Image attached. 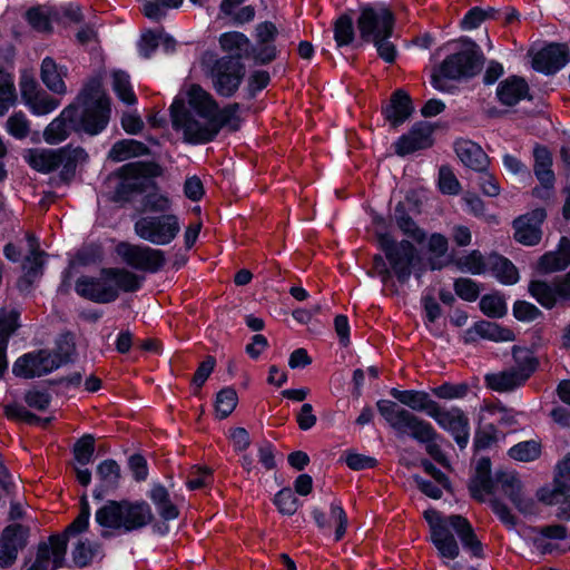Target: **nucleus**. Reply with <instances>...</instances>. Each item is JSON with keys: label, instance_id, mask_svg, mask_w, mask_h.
<instances>
[{"label": "nucleus", "instance_id": "nucleus-1", "mask_svg": "<svg viewBox=\"0 0 570 570\" xmlns=\"http://www.w3.org/2000/svg\"><path fill=\"white\" fill-rule=\"evenodd\" d=\"M376 247L381 254L372 257V267L384 285L395 278L400 285L413 276L421 281L429 268L417 244L406 238L397 239L390 232H374Z\"/></svg>", "mask_w": 570, "mask_h": 570}, {"label": "nucleus", "instance_id": "nucleus-2", "mask_svg": "<svg viewBox=\"0 0 570 570\" xmlns=\"http://www.w3.org/2000/svg\"><path fill=\"white\" fill-rule=\"evenodd\" d=\"M431 532V542L436 548L440 557L454 560L460 554V548L453 530L458 535L462 548L471 558L484 559V546L478 538L469 519L462 514L444 517L440 511L429 508L423 512Z\"/></svg>", "mask_w": 570, "mask_h": 570}, {"label": "nucleus", "instance_id": "nucleus-3", "mask_svg": "<svg viewBox=\"0 0 570 570\" xmlns=\"http://www.w3.org/2000/svg\"><path fill=\"white\" fill-rule=\"evenodd\" d=\"M239 110L238 102L228 104L223 108L218 106L209 121L202 122L193 116L181 99L175 98L169 107L173 128L177 131L181 130L184 141L194 146L214 141L225 127L230 131L239 130L242 122Z\"/></svg>", "mask_w": 570, "mask_h": 570}, {"label": "nucleus", "instance_id": "nucleus-4", "mask_svg": "<svg viewBox=\"0 0 570 570\" xmlns=\"http://www.w3.org/2000/svg\"><path fill=\"white\" fill-rule=\"evenodd\" d=\"M376 409L383 420L393 429L397 436H410L420 444H424L426 453L439 464L449 465V461L439 442L444 438L434 429L431 422L401 407L392 400L381 399Z\"/></svg>", "mask_w": 570, "mask_h": 570}, {"label": "nucleus", "instance_id": "nucleus-5", "mask_svg": "<svg viewBox=\"0 0 570 570\" xmlns=\"http://www.w3.org/2000/svg\"><path fill=\"white\" fill-rule=\"evenodd\" d=\"M145 277L119 267H102L100 277L80 276L75 284L76 293L97 304H109L119 297V291L135 293L142 287Z\"/></svg>", "mask_w": 570, "mask_h": 570}, {"label": "nucleus", "instance_id": "nucleus-6", "mask_svg": "<svg viewBox=\"0 0 570 570\" xmlns=\"http://www.w3.org/2000/svg\"><path fill=\"white\" fill-rule=\"evenodd\" d=\"M154 519L150 504L142 499L108 500L95 513V521L105 529L101 532L104 539L111 537L107 530H115L122 534L132 533L151 524Z\"/></svg>", "mask_w": 570, "mask_h": 570}, {"label": "nucleus", "instance_id": "nucleus-7", "mask_svg": "<svg viewBox=\"0 0 570 570\" xmlns=\"http://www.w3.org/2000/svg\"><path fill=\"white\" fill-rule=\"evenodd\" d=\"M163 173L161 165L155 160H138L122 165L115 171L120 181L115 187L111 200L128 204L147 188L157 189L155 178L160 177Z\"/></svg>", "mask_w": 570, "mask_h": 570}, {"label": "nucleus", "instance_id": "nucleus-8", "mask_svg": "<svg viewBox=\"0 0 570 570\" xmlns=\"http://www.w3.org/2000/svg\"><path fill=\"white\" fill-rule=\"evenodd\" d=\"M26 159L32 169L41 174H50L61 168L59 178L68 185L76 176L78 163L87 160L88 154L83 147L68 144L58 149H29Z\"/></svg>", "mask_w": 570, "mask_h": 570}, {"label": "nucleus", "instance_id": "nucleus-9", "mask_svg": "<svg viewBox=\"0 0 570 570\" xmlns=\"http://www.w3.org/2000/svg\"><path fill=\"white\" fill-rule=\"evenodd\" d=\"M429 268L430 271H442L449 264H454L460 271L468 272L472 275H482L488 268V261H484L480 250L473 249L468 255L455 259L453 255H449L446 261L442 258L448 255L449 239L442 233H431L428 243Z\"/></svg>", "mask_w": 570, "mask_h": 570}, {"label": "nucleus", "instance_id": "nucleus-10", "mask_svg": "<svg viewBox=\"0 0 570 570\" xmlns=\"http://www.w3.org/2000/svg\"><path fill=\"white\" fill-rule=\"evenodd\" d=\"M396 16L384 1L360 2L356 28L364 43L380 36L394 35Z\"/></svg>", "mask_w": 570, "mask_h": 570}, {"label": "nucleus", "instance_id": "nucleus-11", "mask_svg": "<svg viewBox=\"0 0 570 570\" xmlns=\"http://www.w3.org/2000/svg\"><path fill=\"white\" fill-rule=\"evenodd\" d=\"M461 49L444 58L441 71L448 80L471 79L483 68L484 55L480 46L470 37L459 39Z\"/></svg>", "mask_w": 570, "mask_h": 570}, {"label": "nucleus", "instance_id": "nucleus-12", "mask_svg": "<svg viewBox=\"0 0 570 570\" xmlns=\"http://www.w3.org/2000/svg\"><path fill=\"white\" fill-rule=\"evenodd\" d=\"M208 76L212 80L213 89L219 97H234L246 76L243 56L237 53L217 58L210 66Z\"/></svg>", "mask_w": 570, "mask_h": 570}, {"label": "nucleus", "instance_id": "nucleus-13", "mask_svg": "<svg viewBox=\"0 0 570 570\" xmlns=\"http://www.w3.org/2000/svg\"><path fill=\"white\" fill-rule=\"evenodd\" d=\"M136 235L153 245H169L180 232L179 217L176 214L147 215L134 224Z\"/></svg>", "mask_w": 570, "mask_h": 570}, {"label": "nucleus", "instance_id": "nucleus-14", "mask_svg": "<svg viewBox=\"0 0 570 570\" xmlns=\"http://www.w3.org/2000/svg\"><path fill=\"white\" fill-rule=\"evenodd\" d=\"M116 253L131 268L149 274L160 272L166 265L165 252L147 245L120 242L116 246Z\"/></svg>", "mask_w": 570, "mask_h": 570}, {"label": "nucleus", "instance_id": "nucleus-15", "mask_svg": "<svg viewBox=\"0 0 570 570\" xmlns=\"http://www.w3.org/2000/svg\"><path fill=\"white\" fill-rule=\"evenodd\" d=\"M436 128V124L426 120H417L406 132L402 134L393 141L391 148L393 153L401 158L428 150L435 144L434 132Z\"/></svg>", "mask_w": 570, "mask_h": 570}, {"label": "nucleus", "instance_id": "nucleus-16", "mask_svg": "<svg viewBox=\"0 0 570 570\" xmlns=\"http://www.w3.org/2000/svg\"><path fill=\"white\" fill-rule=\"evenodd\" d=\"M111 102L104 98L88 106L76 104V134L98 136L106 130L110 121Z\"/></svg>", "mask_w": 570, "mask_h": 570}, {"label": "nucleus", "instance_id": "nucleus-17", "mask_svg": "<svg viewBox=\"0 0 570 570\" xmlns=\"http://www.w3.org/2000/svg\"><path fill=\"white\" fill-rule=\"evenodd\" d=\"M528 292L543 308L552 309L558 302L570 301V271L552 282L532 279L529 282Z\"/></svg>", "mask_w": 570, "mask_h": 570}, {"label": "nucleus", "instance_id": "nucleus-18", "mask_svg": "<svg viewBox=\"0 0 570 570\" xmlns=\"http://www.w3.org/2000/svg\"><path fill=\"white\" fill-rule=\"evenodd\" d=\"M406 203L415 207H419L421 204L414 191L406 193L405 199L397 202L394 206L392 220L404 238L417 245H422L425 242L428 244L430 235H428V232L412 217L406 207Z\"/></svg>", "mask_w": 570, "mask_h": 570}, {"label": "nucleus", "instance_id": "nucleus-19", "mask_svg": "<svg viewBox=\"0 0 570 570\" xmlns=\"http://www.w3.org/2000/svg\"><path fill=\"white\" fill-rule=\"evenodd\" d=\"M570 60V48L566 42H547L532 57V68L537 72L552 76Z\"/></svg>", "mask_w": 570, "mask_h": 570}, {"label": "nucleus", "instance_id": "nucleus-20", "mask_svg": "<svg viewBox=\"0 0 570 570\" xmlns=\"http://www.w3.org/2000/svg\"><path fill=\"white\" fill-rule=\"evenodd\" d=\"M415 112L413 98L403 88L392 91L386 104L381 107V115L390 128L397 130L409 121Z\"/></svg>", "mask_w": 570, "mask_h": 570}, {"label": "nucleus", "instance_id": "nucleus-21", "mask_svg": "<svg viewBox=\"0 0 570 570\" xmlns=\"http://www.w3.org/2000/svg\"><path fill=\"white\" fill-rule=\"evenodd\" d=\"M498 484L501 485L503 494L509 499L513 507L524 515L535 513V502L523 493V483L517 474L504 471L497 472Z\"/></svg>", "mask_w": 570, "mask_h": 570}, {"label": "nucleus", "instance_id": "nucleus-22", "mask_svg": "<svg viewBox=\"0 0 570 570\" xmlns=\"http://www.w3.org/2000/svg\"><path fill=\"white\" fill-rule=\"evenodd\" d=\"M498 483L497 474L492 475L491 459L481 456L475 464L474 474L468 483L470 497L478 502H483L484 494H493Z\"/></svg>", "mask_w": 570, "mask_h": 570}, {"label": "nucleus", "instance_id": "nucleus-23", "mask_svg": "<svg viewBox=\"0 0 570 570\" xmlns=\"http://www.w3.org/2000/svg\"><path fill=\"white\" fill-rule=\"evenodd\" d=\"M12 374L24 380L48 375V348H38L20 355L13 362Z\"/></svg>", "mask_w": 570, "mask_h": 570}, {"label": "nucleus", "instance_id": "nucleus-24", "mask_svg": "<svg viewBox=\"0 0 570 570\" xmlns=\"http://www.w3.org/2000/svg\"><path fill=\"white\" fill-rule=\"evenodd\" d=\"M495 96L498 101L505 107H514L523 100H532L528 81L517 75L509 76L500 81Z\"/></svg>", "mask_w": 570, "mask_h": 570}, {"label": "nucleus", "instance_id": "nucleus-25", "mask_svg": "<svg viewBox=\"0 0 570 570\" xmlns=\"http://www.w3.org/2000/svg\"><path fill=\"white\" fill-rule=\"evenodd\" d=\"M76 104H69L45 128L43 139L49 145L65 141L71 132H76Z\"/></svg>", "mask_w": 570, "mask_h": 570}, {"label": "nucleus", "instance_id": "nucleus-26", "mask_svg": "<svg viewBox=\"0 0 570 570\" xmlns=\"http://www.w3.org/2000/svg\"><path fill=\"white\" fill-rule=\"evenodd\" d=\"M453 150L465 167L479 173H483L488 168L489 156L473 140L456 138L453 142Z\"/></svg>", "mask_w": 570, "mask_h": 570}, {"label": "nucleus", "instance_id": "nucleus-27", "mask_svg": "<svg viewBox=\"0 0 570 570\" xmlns=\"http://www.w3.org/2000/svg\"><path fill=\"white\" fill-rule=\"evenodd\" d=\"M96 475L99 480L92 491V497L97 501L104 500L105 495L115 491L120 485L121 469L114 459L102 460L96 468Z\"/></svg>", "mask_w": 570, "mask_h": 570}, {"label": "nucleus", "instance_id": "nucleus-28", "mask_svg": "<svg viewBox=\"0 0 570 570\" xmlns=\"http://www.w3.org/2000/svg\"><path fill=\"white\" fill-rule=\"evenodd\" d=\"M570 265V239L561 236L557 250L544 253L537 263V269L541 274L561 272Z\"/></svg>", "mask_w": 570, "mask_h": 570}, {"label": "nucleus", "instance_id": "nucleus-29", "mask_svg": "<svg viewBox=\"0 0 570 570\" xmlns=\"http://www.w3.org/2000/svg\"><path fill=\"white\" fill-rule=\"evenodd\" d=\"M354 10L346 9L333 21L334 41L337 48L352 47L358 49L364 42L356 41Z\"/></svg>", "mask_w": 570, "mask_h": 570}, {"label": "nucleus", "instance_id": "nucleus-30", "mask_svg": "<svg viewBox=\"0 0 570 570\" xmlns=\"http://www.w3.org/2000/svg\"><path fill=\"white\" fill-rule=\"evenodd\" d=\"M24 20L38 33L50 35L53 23H60V14L56 7H30L24 13Z\"/></svg>", "mask_w": 570, "mask_h": 570}, {"label": "nucleus", "instance_id": "nucleus-31", "mask_svg": "<svg viewBox=\"0 0 570 570\" xmlns=\"http://www.w3.org/2000/svg\"><path fill=\"white\" fill-rule=\"evenodd\" d=\"M389 393L397 402L407 406L411 410L410 412L425 413L428 415V412L432 411L438 403L423 390H399L392 387Z\"/></svg>", "mask_w": 570, "mask_h": 570}, {"label": "nucleus", "instance_id": "nucleus-32", "mask_svg": "<svg viewBox=\"0 0 570 570\" xmlns=\"http://www.w3.org/2000/svg\"><path fill=\"white\" fill-rule=\"evenodd\" d=\"M533 173L544 189H553L556 183L552 170V154L547 146L537 144L533 148Z\"/></svg>", "mask_w": 570, "mask_h": 570}, {"label": "nucleus", "instance_id": "nucleus-33", "mask_svg": "<svg viewBox=\"0 0 570 570\" xmlns=\"http://www.w3.org/2000/svg\"><path fill=\"white\" fill-rule=\"evenodd\" d=\"M147 497L155 505L159 517L164 521H174L178 519L180 511L171 501L168 489L160 482H153L147 492Z\"/></svg>", "mask_w": 570, "mask_h": 570}, {"label": "nucleus", "instance_id": "nucleus-34", "mask_svg": "<svg viewBox=\"0 0 570 570\" xmlns=\"http://www.w3.org/2000/svg\"><path fill=\"white\" fill-rule=\"evenodd\" d=\"M488 269L502 285L511 286L520 281L517 266L505 256L492 252L488 256Z\"/></svg>", "mask_w": 570, "mask_h": 570}, {"label": "nucleus", "instance_id": "nucleus-35", "mask_svg": "<svg viewBox=\"0 0 570 570\" xmlns=\"http://www.w3.org/2000/svg\"><path fill=\"white\" fill-rule=\"evenodd\" d=\"M188 104L191 110L206 121H209L214 111L218 109V101L197 83L191 85L188 91Z\"/></svg>", "mask_w": 570, "mask_h": 570}, {"label": "nucleus", "instance_id": "nucleus-36", "mask_svg": "<svg viewBox=\"0 0 570 570\" xmlns=\"http://www.w3.org/2000/svg\"><path fill=\"white\" fill-rule=\"evenodd\" d=\"M150 148L142 141L136 139L117 140L108 151V159L114 163H121L130 158L148 156Z\"/></svg>", "mask_w": 570, "mask_h": 570}, {"label": "nucleus", "instance_id": "nucleus-37", "mask_svg": "<svg viewBox=\"0 0 570 570\" xmlns=\"http://www.w3.org/2000/svg\"><path fill=\"white\" fill-rule=\"evenodd\" d=\"M484 381L488 389L499 393L511 392L528 382L514 368L487 374Z\"/></svg>", "mask_w": 570, "mask_h": 570}, {"label": "nucleus", "instance_id": "nucleus-38", "mask_svg": "<svg viewBox=\"0 0 570 570\" xmlns=\"http://www.w3.org/2000/svg\"><path fill=\"white\" fill-rule=\"evenodd\" d=\"M3 414L9 421L23 422L29 425H40L42 428L49 426L55 420V416L41 417L17 402L6 404L3 406Z\"/></svg>", "mask_w": 570, "mask_h": 570}, {"label": "nucleus", "instance_id": "nucleus-39", "mask_svg": "<svg viewBox=\"0 0 570 570\" xmlns=\"http://www.w3.org/2000/svg\"><path fill=\"white\" fill-rule=\"evenodd\" d=\"M40 78L43 85L55 94H65L66 83L62 79L61 67L57 65L53 58L46 57L40 67Z\"/></svg>", "mask_w": 570, "mask_h": 570}, {"label": "nucleus", "instance_id": "nucleus-40", "mask_svg": "<svg viewBox=\"0 0 570 570\" xmlns=\"http://www.w3.org/2000/svg\"><path fill=\"white\" fill-rule=\"evenodd\" d=\"M511 354L515 363L514 370L523 377V380L528 381L540 366L538 356L533 353H529L528 348L521 345H513Z\"/></svg>", "mask_w": 570, "mask_h": 570}, {"label": "nucleus", "instance_id": "nucleus-41", "mask_svg": "<svg viewBox=\"0 0 570 570\" xmlns=\"http://www.w3.org/2000/svg\"><path fill=\"white\" fill-rule=\"evenodd\" d=\"M527 216H518L512 222L514 229V239L525 246H535L542 238V232L539 226L527 222Z\"/></svg>", "mask_w": 570, "mask_h": 570}, {"label": "nucleus", "instance_id": "nucleus-42", "mask_svg": "<svg viewBox=\"0 0 570 570\" xmlns=\"http://www.w3.org/2000/svg\"><path fill=\"white\" fill-rule=\"evenodd\" d=\"M16 101L14 76L0 62V116L6 115Z\"/></svg>", "mask_w": 570, "mask_h": 570}, {"label": "nucleus", "instance_id": "nucleus-43", "mask_svg": "<svg viewBox=\"0 0 570 570\" xmlns=\"http://www.w3.org/2000/svg\"><path fill=\"white\" fill-rule=\"evenodd\" d=\"M111 77L112 90L117 98L127 106L136 105L138 99L130 82L129 73L118 69L112 71Z\"/></svg>", "mask_w": 570, "mask_h": 570}, {"label": "nucleus", "instance_id": "nucleus-44", "mask_svg": "<svg viewBox=\"0 0 570 570\" xmlns=\"http://www.w3.org/2000/svg\"><path fill=\"white\" fill-rule=\"evenodd\" d=\"M479 308L489 318H502L508 314L505 297L500 292L484 294L479 302Z\"/></svg>", "mask_w": 570, "mask_h": 570}, {"label": "nucleus", "instance_id": "nucleus-45", "mask_svg": "<svg viewBox=\"0 0 570 570\" xmlns=\"http://www.w3.org/2000/svg\"><path fill=\"white\" fill-rule=\"evenodd\" d=\"M281 50L276 43L259 45V42H252L249 50L240 53L243 58L253 59L256 66H267L275 61L279 56Z\"/></svg>", "mask_w": 570, "mask_h": 570}, {"label": "nucleus", "instance_id": "nucleus-46", "mask_svg": "<svg viewBox=\"0 0 570 570\" xmlns=\"http://www.w3.org/2000/svg\"><path fill=\"white\" fill-rule=\"evenodd\" d=\"M238 404V395L233 386H225L216 393L214 401L215 416L218 420L227 419Z\"/></svg>", "mask_w": 570, "mask_h": 570}, {"label": "nucleus", "instance_id": "nucleus-47", "mask_svg": "<svg viewBox=\"0 0 570 570\" xmlns=\"http://www.w3.org/2000/svg\"><path fill=\"white\" fill-rule=\"evenodd\" d=\"M478 330L481 340H487L490 342L502 343V342H513L515 341V333L497 322H491L488 320H481V324Z\"/></svg>", "mask_w": 570, "mask_h": 570}, {"label": "nucleus", "instance_id": "nucleus-48", "mask_svg": "<svg viewBox=\"0 0 570 570\" xmlns=\"http://www.w3.org/2000/svg\"><path fill=\"white\" fill-rule=\"evenodd\" d=\"M95 451L96 438L90 433H85L77 439L71 449L73 460L81 466H86L94 461Z\"/></svg>", "mask_w": 570, "mask_h": 570}, {"label": "nucleus", "instance_id": "nucleus-49", "mask_svg": "<svg viewBox=\"0 0 570 570\" xmlns=\"http://www.w3.org/2000/svg\"><path fill=\"white\" fill-rule=\"evenodd\" d=\"M90 514V505L88 503L87 495L83 494L80 500V511L76 519L69 523L61 533L56 534L65 537L68 542L70 537L86 532L89 528Z\"/></svg>", "mask_w": 570, "mask_h": 570}, {"label": "nucleus", "instance_id": "nucleus-50", "mask_svg": "<svg viewBox=\"0 0 570 570\" xmlns=\"http://www.w3.org/2000/svg\"><path fill=\"white\" fill-rule=\"evenodd\" d=\"M294 493L293 489L284 487L272 499L273 504L282 515L292 517L302 507L303 502Z\"/></svg>", "mask_w": 570, "mask_h": 570}, {"label": "nucleus", "instance_id": "nucleus-51", "mask_svg": "<svg viewBox=\"0 0 570 570\" xmlns=\"http://www.w3.org/2000/svg\"><path fill=\"white\" fill-rule=\"evenodd\" d=\"M541 443L535 440L521 441L508 450V455L519 462H532L541 455Z\"/></svg>", "mask_w": 570, "mask_h": 570}, {"label": "nucleus", "instance_id": "nucleus-52", "mask_svg": "<svg viewBox=\"0 0 570 570\" xmlns=\"http://www.w3.org/2000/svg\"><path fill=\"white\" fill-rule=\"evenodd\" d=\"M29 537V527L21 523H11L4 527L0 539L10 546L17 547L18 550H23L28 544Z\"/></svg>", "mask_w": 570, "mask_h": 570}, {"label": "nucleus", "instance_id": "nucleus-53", "mask_svg": "<svg viewBox=\"0 0 570 570\" xmlns=\"http://www.w3.org/2000/svg\"><path fill=\"white\" fill-rule=\"evenodd\" d=\"M428 416L433 419L441 429L449 432L452 430L453 425L460 423L465 414L460 407H453L451 411H446L436 403V406L428 412Z\"/></svg>", "mask_w": 570, "mask_h": 570}, {"label": "nucleus", "instance_id": "nucleus-54", "mask_svg": "<svg viewBox=\"0 0 570 570\" xmlns=\"http://www.w3.org/2000/svg\"><path fill=\"white\" fill-rule=\"evenodd\" d=\"M184 0H146L142 13L151 21L159 22L166 17L167 9H178Z\"/></svg>", "mask_w": 570, "mask_h": 570}, {"label": "nucleus", "instance_id": "nucleus-55", "mask_svg": "<svg viewBox=\"0 0 570 570\" xmlns=\"http://www.w3.org/2000/svg\"><path fill=\"white\" fill-rule=\"evenodd\" d=\"M423 308V320L430 334L434 337H441L442 333L438 330L429 327V324L435 323L442 316V307L432 294H423L421 297Z\"/></svg>", "mask_w": 570, "mask_h": 570}, {"label": "nucleus", "instance_id": "nucleus-56", "mask_svg": "<svg viewBox=\"0 0 570 570\" xmlns=\"http://www.w3.org/2000/svg\"><path fill=\"white\" fill-rule=\"evenodd\" d=\"M104 98L108 97L102 92V83L100 78L92 77L87 82H85L76 97V101L72 104H78L79 106H88Z\"/></svg>", "mask_w": 570, "mask_h": 570}, {"label": "nucleus", "instance_id": "nucleus-57", "mask_svg": "<svg viewBox=\"0 0 570 570\" xmlns=\"http://www.w3.org/2000/svg\"><path fill=\"white\" fill-rule=\"evenodd\" d=\"M216 366V358L212 355H207L197 366L191 381L190 386L193 389L194 396H200V391L205 385L206 381L214 372Z\"/></svg>", "mask_w": 570, "mask_h": 570}, {"label": "nucleus", "instance_id": "nucleus-58", "mask_svg": "<svg viewBox=\"0 0 570 570\" xmlns=\"http://www.w3.org/2000/svg\"><path fill=\"white\" fill-rule=\"evenodd\" d=\"M453 289L459 298L473 303L479 298L482 286L473 278L458 277L453 282Z\"/></svg>", "mask_w": 570, "mask_h": 570}, {"label": "nucleus", "instance_id": "nucleus-59", "mask_svg": "<svg viewBox=\"0 0 570 570\" xmlns=\"http://www.w3.org/2000/svg\"><path fill=\"white\" fill-rule=\"evenodd\" d=\"M498 429L493 423H488L474 431L472 449L474 454L490 449L498 442Z\"/></svg>", "mask_w": 570, "mask_h": 570}, {"label": "nucleus", "instance_id": "nucleus-60", "mask_svg": "<svg viewBox=\"0 0 570 570\" xmlns=\"http://www.w3.org/2000/svg\"><path fill=\"white\" fill-rule=\"evenodd\" d=\"M469 391L470 386L466 382H443L431 390L434 396L442 400H461L468 395Z\"/></svg>", "mask_w": 570, "mask_h": 570}, {"label": "nucleus", "instance_id": "nucleus-61", "mask_svg": "<svg viewBox=\"0 0 570 570\" xmlns=\"http://www.w3.org/2000/svg\"><path fill=\"white\" fill-rule=\"evenodd\" d=\"M219 45L223 51L238 50L244 53L245 50H249L250 40L240 31H226L219 36Z\"/></svg>", "mask_w": 570, "mask_h": 570}, {"label": "nucleus", "instance_id": "nucleus-62", "mask_svg": "<svg viewBox=\"0 0 570 570\" xmlns=\"http://www.w3.org/2000/svg\"><path fill=\"white\" fill-rule=\"evenodd\" d=\"M271 83V75L267 70L257 69L252 71L245 87L246 98L255 99L259 92Z\"/></svg>", "mask_w": 570, "mask_h": 570}, {"label": "nucleus", "instance_id": "nucleus-63", "mask_svg": "<svg viewBox=\"0 0 570 570\" xmlns=\"http://www.w3.org/2000/svg\"><path fill=\"white\" fill-rule=\"evenodd\" d=\"M512 315L519 322L531 323L542 318L543 312L528 301L517 299L512 306Z\"/></svg>", "mask_w": 570, "mask_h": 570}, {"label": "nucleus", "instance_id": "nucleus-64", "mask_svg": "<svg viewBox=\"0 0 570 570\" xmlns=\"http://www.w3.org/2000/svg\"><path fill=\"white\" fill-rule=\"evenodd\" d=\"M553 483L557 491L567 494L570 491V452H568L554 466Z\"/></svg>", "mask_w": 570, "mask_h": 570}]
</instances>
